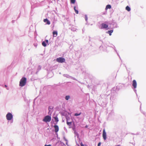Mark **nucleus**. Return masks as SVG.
Segmentation results:
<instances>
[{
    "instance_id": "1",
    "label": "nucleus",
    "mask_w": 146,
    "mask_h": 146,
    "mask_svg": "<svg viewBox=\"0 0 146 146\" xmlns=\"http://www.w3.org/2000/svg\"><path fill=\"white\" fill-rule=\"evenodd\" d=\"M27 83V79L25 77H23L21 80L19 85L20 86L23 87L25 86Z\"/></svg>"
},
{
    "instance_id": "2",
    "label": "nucleus",
    "mask_w": 146,
    "mask_h": 146,
    "mask_svg": "<svg viewBox=\"0 0 146 146\" xmlns=\"http://www.w3.org/2000/svg\"><path fill=\"white\" fill-rule=\"evenodd\" d=\"M51 119V118L50 116L46 115L44 117L43 121L46 122H49L50 121Z\"/></svg>"
},
{
    "instance_id": "3",
    "label": "nucleus",
    "mask_w": 146,
    "mask_h": 146,
    "mask_svg": "<svg viewBox=\"0 0 146 146\" xmlns=\"http://www.w3.org/2000/svg\"><path fill=\"white\" fill-rule=\"evenodd\" d=\"M56 61L59 63H63L65 62V59L62 57H59L58 58L56 59Z\"/></svg>"
},
{
    "instance_id": "4",
    "label": "nucleus",
    "mask_w": 146,
    "mask_h": 146,
    "mask_svg": "<svg viewBox=\"0 0 146 146\" xmlns=\"http://www.w3.org/2000/svg\"><path fill=\"white\" fill-rule=\"evenodd\" d=\"M7 119L8 120H11L13 118V115L10 113H8L6 116Z\"/></svg>"
},
{
    "instance_id": "5",
    "label": "nucleus",
    "mask_w": 146,
    "mask_h": 146,
    "mask_svg": "<svg viewBox=\"0 0 146 146\" xmlns=\"http://www.w3.org/2000/svg\"><path fill=\"white\" fill-rule=\"evenodd\" d=\"M102 136L104 139L105 140L106 139V133L105 129L103 130Z\"/></svg>"
},
{
    "instance_id": "6",
    "label": "nucleus",
    "mask_w": 146,
    "mask_h": 146,
    "mask_svg": "<svg viewBox=\"0 0 146 146\" xmlns=\"http://www.w3.org/2000/svg\"><path fill=\"white\" fill-rule=\"evenodd\" d=\"M108 27V25L104 23H102L101 24V29H107Z\"/></svg>"
},
{
    "instance_id": "7",
    "label": "nucleus",
    "mask_w": 146,
    "mask_h": 146,
    "mask_svg": "<svg viewBox=\"0 0 146 146\" xmlns=\"http://www.w3.org/2000/svg\"><path fill=\"white\" fill-rule=\"evenodd\" d=\"M137 82L135 80H133V81L132 85L134 88H135L137 87Z\"/></svg>"
},
{
    "instance_id": "8",
    "label": "nucleus",
    "mask_w": 146,
    "mask_h": 146,
    "mask_svg": "<svg viewBox=\"0 0 146 146\" xmlns=\"http://www.w3.org/2000/svg\"><path fill=\"white\" fill-rule=\"evenodd\" d=\"M54 127L55 129V131L56 132H57L59 130V127L57 125H55L54 126Z\"/></svg>"
},
{
    "instance_id": "9",
    "label": "nucleus",
    "mask_w": 146,
    "mask_h": 146,
    "mask_svg": "<svg viewBox=\"0 0 146 146\" xmlns=\"http://www.w3.org/2000/svg\"><path fill=\"white\" fill-rule=\"evenodd\" d=\"M66 123L67 125L69 126H70L71 125L72 122L71 121H68V119L67 118H66Z\"/></svg>"
},
{
    "instance_id": "10",
    "label": "nucleus",
    "mask_w": 146,
    "mask_h": 146,
    "mask_svg": "<svg viewBox=\"0 0 146 146\" xmlns=\"http://www.w3.org/2000/svg\"><path fill=\"white\" fill-rule=\"evenodd\" d=\"M43 21L44 22H46V24L48 25H50V22L47 19H44Z\"/></svg>"
},
{
    "instance_id": "11",
    "label": "nucleus",
    "mask_w": 146,
    "mask_h": 146,
    "mask_svg": "<svg viewBox=\"0 0 146 146\" xmlns=\"http://www.w3.org/2000/svg\"><path fill=\"white\" fill-rule=\"evenodd\" d=\"M52 34L53 37H56L58 35V33L57 31H54L53 32Z\"/></svg>"
},
{
    "instance_id": "12",
    "label": "nucleus",
    "mask_w": 146,
    "mask_h": 146,
    "mask_svg": "<svg viewBox=\"0 0 146 146\" xmlns=\"http://www.w3.org/2000/svg\"><path fill=\"white\" fill-rule=\"evenodd\" d=\"M113 32V30H111L110 31H108L107 32V33L109 34V35L110 36L111 35V33H112Z\"/></svg>"
},
{
    "instance_id": "13",
    "label": "nucleus",
    "mask_w": 146,
    "mask_h": 146,
    "mask_svg": "<svg viewBox=\"0 0 146 146\" xmlns=\"http://www.w3.org/2000/svg\"><path fill=\"white\" fill-rule=\"evenodd\" d=\"M111 8V6L110 5H107L106 7V10H107L108 9H110Z\"/></svg>"
},
{
    "instance_id": "14",
    "label": "nucleus",
    "mask_w": 146,
    "mask_h": 146,
    "mask_svg": "<svg viewBox=\"0 0 146 146\" xmlns=\"http://www.w3.org/2000/svg\"><path fill=\"white\" fill-rule=\"evenodd\" d=\"M125 9H126V10H127L128 11H129L131 10L130 8L128 6H127L125 8Z\"/></svg>"
},
{
    "instance_id": "15",
    "label": "nucleus",
    "mask_w": 146,
    "mask_h": 146,
    "mask_svg": "<svg viewBox=\"0 0 146 146\" xmlns=\"http://www.w3.org/2000/svg\"><path fill=\"white\" fill-rule=\"evenodd\" d=\"M76 7L75 6H74V10L76 12V14H78V10H76Z\"/></svg>"
},
{
    "instance_id": "16",
    "label": "nucleus",
    "mask_w": 146,
    "mask_h": 146,
    "mask_svg": "<svg viewBox=\"0 0 146 146\" xmlns=\"http://www.w3.org/2000/svg\"><path fill=\"white\" fill-rule=\"evenodd\" d=\"M42 44L43 46L44 47H45L46 46V44L44 41H43L42 42Z\"/></svg>"
},
{
    "instance_id": "17",
    "label": "nucleus",
    "mask_w": 146,
    "mask_h": 146,
    "mask_svg": "<svg viewBox=\"0 0 146 146\" xmlns=\"http://www.w3.org/2000/svg\"><path fill=\"white\" fill-rule=\"evenodd\" d=\"M70 98V96H66L65 99L66 100H68Z\"/></svg>"
},
{
    "instance_id": "18",
    "label": "nucleus",
    "mask_w": 146,
    "mask_h": 146,
    "mask_svg": "<svg viewBox=\"0 0 146 146\" xmlns=\"http://www.w3.org/2000/svg\"><path fill=\"white\" fill-rule=\"evenodd\" d=\"M75 0H71L70 2L71 3L74 4L75 2Z\"/></svg>"
},
{
    "instance_id": "19",
    "label": "nucleus",
    "mask_w": 146,
    "mask_h": 146,
    "mask_svg": "<svg viewBox=\"0 0 146 146\" xmlns=\"http://www.w3.org/2000/svg\"><path fill=\"white\" fill-rule=\"evenodd\" d=\"M81 114V112H80L79 113H75L74 114V115L75 116H77L80 115Z\"/></svg>"
},
{
    "instance_id": "20",
    "label": "nucleus",
    "mask_w": 146,
    "mask_h": 146,
    "mask_svg": "<svg viewBox=\"0 0 146 146\" xmlns=\"http://www.w3.org/2000/svg\"><path fill=\"white\" fill-rule=\"evenodd\" d=\"M54 119H55V121L56 122H58V118L57 117H55Z\"/></svg>"
},
{
    "instance_id": "21",
    "label": "nucleus",
    "mask_w": 146,
    "mask_h": 146,
    "mask_svg": "<svg viewBox=\"0 0 146 146\" xmlns=\"http://www.w3.org/2000/svg\"><path fill=\"white\" fill-rule=\"evenodd\" d=\"M51 108H50V107H49V108H48V110H49V112L48 113L49 114H50V110H51Z\"/></svg>"
},
{
    "instance_id": "22",
    "label": "nucleus",
    "mask_w": 146,
    "mask_h": 146,
    "mask_svg": "<svg viewBox=\"0 0 146 146\" xmlns=\"http://www.w3.org/2000/svg\"><path fill=\"white\" fill-rule=\"evenodd\" d=\"M101 143L100 142H99L98 143V146H100L101 145Z\"/></svg>"
},
{
    "instance_id": "23",
    "label": "nucleus",
    "mask_w": 146,
    "mask_h": 146,
    "mask_svg": "<svg viewBox=\"0 0 146 146\" xmlns=\"http://www.w3.org/2000/svg\"><path fill=\"white\" fill-rule=\"evenodd\" d=\"M44 146H51V145H45Z\"/></svg>"
},
{
    "instance_id": "24",
    "label": "nucleus",
    "mask_w": 146,
    "mask_h": 146,
    "mask_svg": "<svg viewBox=\"0 0 146 146\" xmlns=\"http://www.w3.org/2000/svg\"><path fill=\"white\" fill-rule=\"evenodd\" d=\"M45 41L47 43H48V40H45Z\"/></svg>"
},
{
    "instance_id": "25",
    "label": "nucleus",
    "mask_w": 146,
    "mask_h": 146,
    "mask_svg": "<svg viewBox=\"0 0 146 146\" xmlns=\"http://www.w3.org/2000/svg\"><path fill=\"white\" fill-rule=\"evenodd\" d=\"M85 19L86 20V21H87V17L86 16L85 17Z\"/></svg>"
},
{
    "instance_id": "26",
    "label": "nucleus",
    "mask_w": 146,
    "mask_h": 146,
    "mask_svg": "<svg viewBox=\"0 0 146 146\" xmlns=\"http://www.w3.org/2000/svg\"><path fill=\"white\" fill-rule=\"evenodd\" d=\"M81 146H84V145L82 143H81Z\"/></svg>"
},
{
    "instance_id": "27",
    "label": "nucleus",
    "mask_w": 146,
    "mask_h": 146,
    "mask_svg": "<svg viewBox=\"0 0 146 146\" xmlns=\"http://www.w3.org/2000/svg\"><path fill=\"white\" fill-rule=\"evenodd\" d=\"M85 127L86 128H87L88 127V125H86L85 126Z\"/></svg>"
},
{
    "instance_id": "28",
    "label": "nucleus",
    "mask_w": 146,
    "mask_h": 146,
    "mask_svg": "<svg viewBox=\"0 0 146 146\" xmlns=\"http://www.w3.org/2000/svg\"><path fill=\"white\" fill-rule=\"evenodd\" d=\"M5 87H7V85H5Z\"/></svg>"
},
{
    "instance_id": "29",
    "label": "nucleus",
    "mask_w": 146,
    "mask_h": 146,
    "mask_svg": "<svg viewBox=\"0 0 146 146\" xmlns=\"http://www.w3.org/2000/svg\"><path fill=\"white\" fill-rule=\"evenodd\" d=\"M51 113H50V115H51Z\"/></svg>"
}]
</instances>
